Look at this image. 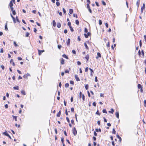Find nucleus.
<instances>
[{
	"instance_id": "1a4fd4ad",
	"label": "nucleus",
	"mask_w": 146,
	"mask_h": 146,
	"mask_svg": "<svg viewBox=\"0 0 146 146\" xmlns=\"http://www.w3.org/2000/svg\"><path fill=\"white\" fill-rule=\"evenodd\" d=\"M61 25L60 23L59 22L57 23V27L58 28H60L61 27Z\"/></svg>"
},
{
	"instance_id": "aec40b11",
	"label": "nucleus",
	"mask_w": 146,
	"mask_h": 146,
	"mask_svg": "<svg viewBox=\"0 0 146 146\" xmlns=\"http://www.w3.org/2000/svg\"><path fill=\"white\" fill-rule=\"evenodd\" d=\"M53 25L54 27H55L56 25V23L54 20L53 21Z\"/></svg>"
},
{
	"instance_id": "e2e57ef3",
	"label": "nucleus",
	"mask_w": 146,
	"mask_h": 146,
	"mask_svg": "<svg viewBox=\"0 0 146 146\" xmlns=\"http://www.w3.org/2000/svg\"><path fill=\"white\" fill-rule=\"evenodd\" d=\"M61 45H58V48L59 49H60L61 48Z\"/></svg>"
},
{
	"instance_id": "393cba45",
	"label": "nucleus",
	"mask_w": 146,
	"mask_h": 146,
	"mask_svg": "<svg viewBox=\"0 0 146 146\" xmlns=\"http://www.w3.org/2000/svg\"><path fill=\"white\" fill-rule=\"evenodd\" d=\"M73 12V10L72 9H70L69 10V13L70 14H72Z\"/></svg>"
},
{
	"instance_id": "5fc2aeb1",
	"label": "nucleus",
	"mask_w": 146,
	"mask_h": 146,
	"mask_svg": "<svg viewBox=\"0 0 146 146\" xmlns=\"http://www.w3.org/2000/svg\"><path fill=\"white\" fill-rule=\"evenodd\" d=\"M1 68L3 69V70H4V68H5V67L3 65H1Z\"/></svg>"
},
{
	"instance_id": "f8f14e48",
	"label": "nucleus",
	"mask_w": 146,
	"mask_h": 146,
	"mask_svg": "<svg viewBox=\"0 0 146 146\" xmlns=\"http://www.w3.org/2000/svg\"><path fill=\"white\" fill-rule=\"evenodd\" d=\"M64 60L63 58H61V63L62 64H64Z\"/></svg>"
},
{
	"instance_id": "69168bd1",
	"label": "nucleus",
	"mask_w": 146,
	"mask_h": 146,
	"mask_svg": "<svg viewBox=\"0 0 146 146\" xmlns=\"http://www.w3.org/2000/svg\"><path fill=\"white\" fill-rule=\"evenodd\" d=\"M77 64L78 65H81V63L80 62L78 61L77 62Z\"/></svg>"
},
{
	"instance_id": "4c0bfd02",
	"label": "nucleus",
	"mask_w": 146,
	"mask_h": 146,
	"mask_svg": "<svg viewBox=\"0 0 146 146\" xmlns=\"http://www.w3.org/2000/svg\"><path fill=\"white\" fill-rule=\"evenodd\" d=\"M96 114H97V115H100V113H99V111H98V110H97V111H96Z\"/></svg>"
},
{
	"instance_id": "6e6d98bb",
	"label": "nucleus",
	"mask_w": 146,
	"mask_h": 146,
	"mask_svg": "<svg viewBox=\"0 0 146 146\" xmlns=\"http://www.w3.org/2000/svg\"><path fill=\"white\" fill-rule=\"evenodd\" d=\"M17 58L18 60H22V58L21 57H18Z\"/></svg>"
},
{
	"instance_id": "49530a36",
	"label": "nucleus",
	"mask_w": 146,
	"mask_h": 146,
	"mask_svg": "<svg viewBox=\"0 0 146 146\" xmlns=\"http://www.w3.org/2000/svg\"><path fill=\"white\" fill-rule=\"evenodd\" d=\"M89 4H87V5H86V6H87V9H89V8H90V5H89Z\"/></svg>"
},
{
	"instance_id": "dca6fc26",
	"label": "nucleus",
	"mask_w": 146,
	"mask_h": 146,
	"mask_svg": "<svg viewBox=\"0 0 146 146\" xmlns=\"http://www.w3.org/2000/svg\"><path fill=\"white\" fill-rule=\"evenodd\" d=\"M115 115L118 118H119V112H116L115 113Z\"/></svg>"
},
{
	"instance_id": "f3484780",
	"label": "nucleus",
	"mask_w": 146,
	"mask_h": 146,
	"mask_svg": "<svg viewBox=\"0 0 146 146\" xmlns=\"http://www.w3.org/2000/svg\"><path fill=\"white\" fill-rule=\"evenodd\" d=\"M89 54H87L85 57V58L87 60H88L89 58Z\"/></svg>"
},
{
	"instance_id": "5701e85b",
	"label": "nucleus",
	"mask_w": 146,
	"mask_h": 146,
	"mask_svg": "<svg viewBox=\"0 0 146 146\" xmlns=\"http://www.w3.org/2000/svg\"><path fill=\"white\" fill-rule=\"evenodd\" d=\"M95 130H96V131L97 132H98V131H99L100 132H101V129L100 128H99V129H95Z\"/></svg>"
},
{
	"instance_id": "2eb2a0df",
	"label": "nucleus",
	"mask_w": 146,
	"mask_h": 146,
	"mask_svg": "<svg viewBox=\"0 0 146 146\" xmlns=\"http://www.w3.org/2000/svg\"><path fill=\"white\" fill-rule=\"evenodd\" d=\"M9 5L10 7H13V4L12 1H10L9 3Z\"/></svg>"
},
{
	"instance_id": "20e7f679",
	"label": "nucleus",
	"mask_w": 146,
	"mask_h": 146,
	"mask_svg": "<svg viewBox=\"0 0 146 146\" xmlns=\"http://www.w3.org/2000/svg\"><path fill=\"white\" fill-rule=\"evenodd\" d=\"M145 8V3H143V5L142 6L141 8V13H142L143 12V9H144Z\"/></svg>"
},
{
	"instance_id": "a18cd8bd",
	"label": "nucleus",
	"mask_w": 146,
	"mask_h": 146,
	"mask_svg": "<svg viewBox=\"0 0 146 146\" xmlns=\"http://www.w3.org/2000/svg\"><path fill=\"white\" fill-rule=\"evenodd\" d=\"M88 85L86 84V85H85V88L86 89V90H87L88 89Z\"/></svg>"
},
{
	"instance_id": "603ef678",
	"label": "nucleus",
	"mask_w": 146,
	"mask_h": 146,
	"mask_svg": "<svg viewBox=\"0 0 146 146\" xmlns=\"http://www.w3.org/2000/svg\"><path fill=\"white\" fill-rule=\"evenodd\" d=\"M16 20H17V21L19 23L20 22V21L19 20L18 17H16Z\"/></svg>"
},
{
	"instance_id": "c85d7f7f",
	"label": "nucleus",
	"mask_w": 146,
	"mask_h": 146,
	"mask_svg": "<svg viewBox=\"0 0 146 146\" xmlns=\"http://www.w3.org/2000/svg\"><path fill=\"white\" fill-rule=\"evenodd\" d=\"M69 86V84L68 83H66L65 84V87L66 88H68Z\"/></svg>"
},
{
	"instance_id": "0e129e2a",
	"label": "nucleus",
	"mask_w": 146,
	"mask_h": 146,
	"mask_svg": "<svg viewBox=\"0 0 146 146\" xmlns=\"http://www.w3.org/2000/svg\"><path fill=\"white\" fill-rule=\"evenodd\" d=\"M13 43H14V44L15 46H17V44L15 42V41Z\"/></svg>"
},
{
	"instance_id": "6ab92c4d",
	"label": "nucleus",
	"mask_w": 146,
	"mask_h": 146,
	"mask_svg": "<svg viewBox=\"0 0 146 146\" xmlns=\"http://www.w3.org/2000/svg\"><path fill=\"white\" fill-rule=\"evenodd\" d=\"M10 63H12V64L13 65V66H15V64L14 62H13V60L12 59H11L10 60Z\"/></svg>"
},
{
	"instance_id": "9d476101",
	"label": "nucleus",
	"mask_w": 146,
	"mask_h": 146,
	"mask_svg": "<svg viewBox=\"0 0 146 146\" xmlns=\"http://www.w3.org/2000/svg\"><path fill=\"white\" fill-rule=\"evenodd\" d=\"M97 55H98V56L96 57V58L97 59H98V57H101V54L99 52L97 53Z\"/></svg>"
},
{
	"instance_id": "f03ea898",
	"label": "nucleus",
	"mask_w": 146,
	"mask_h": 146,
	"mask_svg": "<svg viewBox=\"0 0 146 146\" xmlns=\"http://www.w3.org/2000/svg\"><path fill=\"white\" fill-rule=\"evenodd\" d=\"M90 32H88L87 34H84V35L86 38H87L88 37V36H89L90 35Z\"/></svg>"
},
{
	"instance_id": "052dcab7",
	"label": "nucleus",
	"mask_w": 146,
	"mask_h": 146,
	"mask_svg": "<svg viewBox=\"0 0 146 146\" xmlns=\"http://www.w3.org/2000/svg\"><path fill=\"white\" fill-rule=\"evenodd\" d=\"M63 11L64 13L65 14L66 13V11L65 10V9H64V8H63Z\"/></svg>"
},
{
	"instance_id": "ea45409f",
	"label": "nucleus",
	"mask_w": 146,
	"mask_h": 146,
	"mask_svg": "<svg viewBox=\"0 0 146 146\" xmlns=\"http://www.w3.org/2000/svg\"><path fill=\"white\" fill-rule=\"evenodd\" d=\"M66 119L67 121V122H68V123H69L70 122V120L68 118V117H66Z\"/></svg>"
},
{
	"instance_id": "b1692460",
	"label": "nucleus",
	"mask_w": 146,
	"mask_h": 146,
	"mask_svg": "<svg viewBox=\"0 0 146 146\" xmlns=\"http://www.w3.org/2000/svg\"><path fill=\"white\" fill-rule=\"evenodd\" d=\"M3 134L4 135L8 136V135H9L7 132L6 131L5 132H4L3 133Z\"/></svg>"
},
{
	"instance_id": "4be33fe9",
	"label": "nucleus",
	"mask_w": 146,
	"mask_h": 146,
	"mask_svg": "<svg viewBox=\"0 0 146 146\" xmlns=\"http://www.w3.org/2000/svg\"><path fill=\"white\" fill-rule=\"evenodd\" d=\"M137 87L139 89H141V88H142L141 85L139 84H138Z\"/></svg>"
},
{
	"instance_id": "2f4dec72",
	"label": "nucleus",
	"mask_w": 146,
	"mask_h": 146,
	"mask_svg": "<svg viewBox=\"0 0 146 146\" xmlns=\"http://www.w3.org/2000/svg\"><path fill=\"white\" fill-rule=\"evenodd\" d=\"M76 23L77 25H78L79 24V21L78 20H76Z\"/></svg>"
},
{
	"instance_id": "c03bdc74",
	"label": "nucleus",
	"mask_w": 146,
	"mask_h": 146,
	"mask_svg": "<svg viewBox=\"0 0 146 146\" xmlns=\"http://www.w3.org/2000/svg\"><path fill=\"white\" fill-rule=\"evenodd\" d=\"M102 21L101 20H99V24L100 25H101L102 24Z\"/></svg>"
},
{
	"instance_id": "338daca9",
	"label": "nucleus",
	"mask_w": 146,
	"mask_h": 146,
	"mask_svg": "<svg viewBox=\"0 0 146 146\" xmlns=\"http://www.w3.org/2000/svg\"><path fill=\"white\" fill-rule=\"evenodd\" d=\"M95 81L96 82H97L98 81L97 77V76H96L95 77Z\"/></svg>"
},
{
	"instance_id": "412c9836",
	"label": "nucleus",
	"mask_w": 146,
	"mask_h": 146,
	"mask_svg": "<svg viewBox=\"0 0 146 146\" xmlns=\"http://www.w3.org/2000/svg\"><path fill=\"white\" fill-rule=\"evenodd\" d=\"M117 137L119 139L120 141H121V137L118 135H117Z\"/></svg>"
},
{
	"instance_id": "58836bf2",
	"label": "nucleus",
	"mask_w": 146,
	"mask_h": 146,
	"mask_svg": "<svg viewBox=\"0 0 146 146\" xmlns=\"http://www.w3.org/2000/svg\"><path fill=\"white\" fill-rule=\"evenodd\" d=\"M144 106L145 107H146V100H144Z\"/></svg>"
},
{
	"instance_id": "79ce46f5",
	"label": "nucleus",
	"mask_w": 146,
	"mask_h": 146,
	"mask_svg": "<svg viewBox=\"0 0 146 146\" xmlns=\"http://www.w3.org/2000/svg\"><path fill=\"white\" fill-rule=\"evenodd\" d=\"M102 3L103 5H106V3L104 1H102Z\"/></svg>"
},
{
	"instance_id": "39448f33",
	"label": "nucleus",
	"mask_w": 146,
	"mask_h": 146,
	"mask_svg": "<svg viewBox=\"0 0 146 146\" xmlns=\"http://www.w3.org/2000/svg\"><path fill=\"white\" fill-rule=\"evenodd\" d=\"M70 38H68V40L66 42L67 45L68 46H69L70 44Z\"/></svg>"
},
{
	"instance_id": "a19ab883",
	"label": "nucleus",
	"mask_w": 146,
	"mask_h": 146,
	"mask_svg": "<svg viewBox=\"0 0 146 146\" xmlns=\"http://www.w3.org/2000/svg\"><path fill=\"white\" fill-rule=\"evenodd\" d=\"M70 84L74 85V83L73 81L71 80L70 82Z\"/></svg>"
},
{
	"instance_id": "473e14b6",
	"label": "nucleus",
	"mask_w": 146,
	"mask_h": 146,
	"mask_svg": "<svg viewBox=\"0 0 146 146\" xmlns=\"http://www.w3.org/2000/svg\"><path fill=\"white\" fill-rule=\"evenodd\" d=\"M56 4L57 6H59L60 5V3L59 2L57 1L56 2Z\"/></svg>"
},
{
	"instance_id": "e433bc0d",
	"label": "nucleus",
	"mask_w": 146,
	"mask_h": 146,
	"mask_svg": "<svg viewBox=\"0 0 146 146\" xmlns=\"http://www.w3.org/2000/svg\"><path fill=\"white\" fill-rule=\"evenodd\" d=\"M23 78H24L26 79H27V78H28L27 76L26 75V74H25L24 75Z\"/></svg>"
},
{
	"instance_id": "864d4df0",
	"label": "nucleus",
	"mask_w": 146,
	"mask_h": 146,
	"mask_svg": "<svg viewBox=\"0 0 146 146\" xmlns=\"http://www.w3.org/2000/svg\"><path fill=\"white\" fill-rule=\"evenodd\" d=\"M139 46L140 47H141L142 46L141 40L139 41Z\"/></svg>"
},
{
	"instance_id": "cd10ccee",
	"label": "nucleus",
	"mask_w": 146,
	"mask_h": 146,
	"mask_svg": "<svg viewBox=\"0 0 146 146\" xmlns=\"http://www.w3.org/2000/svg\"><path fill=\"white\" fill-rule=\"evenodd\" d=\"M19 87L18 86H16V87H13V89L14 90H19Z\"/></svg>"
},
{
	"instance_id": "7ed1b4c3",
	"label": "nucleus",
	"mask_w": 146,
	"mask_h": 146,
	"mask_svg": "<svg viewBox=\"0 0 146 146\" xmlns=\"http://www.w3.org/2000/svg\"><path fill=\"white\" fill-rule=\"evenodd\" d=\"M38 55H41L42 53L43 52H44V50H38Z\"/></svg>"
},
{
	"instance_id": "0eeeda50",
	"label": "nucleus",
	"mask_w": 146,
	"mask_h": 146,
	"mask_svg": "<svg viewBox=\"0 0 146 146\" xmlns=\"http://www.w3.org/2000/svg\"><path fill=\"white\" fill-rule=\"evenodd\" d=\"M75 77L76 80L77 81H79L80 80L79 78L78 77L77 75H75Z\"/></svg>"
},
{
	"instance_id": "f704fd0d",
	"label": "nucleus",
	"mask_w": 146,
	"mask_h": 146,
	"mask_svg": "<svg viewBox=\"0 0 146 146\" xmlns=\"http://www.w3.org/2000/svg\"><path fill=\"white\" fill-rule=\"evenodd\" d=\"M103 113H107V112L106 109H103Z\"/></svg>"
},
{
	"instance_id": "a878e982",
	"label": "nucleus",
	"mask_w": 146,
	"mask_h": 146,
	"mask_svg": "<svg viewBox=\"0 0 146 146\" xmlns=\"http://www.w3.org/2000/svg\"><path fill=\"white\" fill-rule=\"evenodd\" d=\"M84 44V46H85V47H86V48L87 49H88V46H87V44L85 42Z\"/></svg>"
},
{
	"instance_id": "6e6552de",
	"label": "nucleus",
	"mask_w": 146,
	"mask_h": 146,
	"mask_svg": "<svg viewBox=\"0 0 146 146\" xmlns=\"http://www.w3.org/2000/svg\"><path fill=\"white\" fill-rule=\"evenodd\" d=\"M89 70H90L91 71L90 76H93L92 73H94V70H93L91 68H89Z\"/></svg>"
},
{
	"instance_id": "7c9ffc66",
	"label": "nucleus",
	"mask_w": 146,
	"mask_h": 146,
	"mask_svg": "<svg viewBox=\"0 0 146 146\" xmlns=\"http://www.w3.org/2000/svg\"><path fill=\"white\" fill-rule=\"evenodd\" d=\"M115 133H116V131H115L114 129L113 128V131H112V133L113 134H115Z\"/></svg>"
},
{
	"instance_id": "37998d69",
	"label": "nucleus",
	"mask_w": 146,
	"mask_h": 146,
	"mask_svg": "<svg viewBox=\"0 0 146 146\" xmlns=\"http://www.w3.org/2000/svg\"><path fill=\"white\" fill-rule=\"evenodd\" d=\"M85 99V96L83 94H82V99L83 101H84Z\"/></svg>"
},
{
	"instance_id": "bf43d9fd",
	"label": "nucleus",
	"mask_w": 146,
	"mask_h": 146,
	"mask_svg": "<svg viewBox=\"0 0 146 146\" xmlns=\"http://www.w3.org/2000/svg\"><path fill=\"white\" fill-rule=\"evenodd\" d=\"M89 11V12L91 13H92V11L91 10V9H90V8H89V9H88Z\"/></svg>"
},
{
	"instance_id": "8fccbe9b",
	"label": "nucleus",
	"mask_w": 146,
	"mask_h": 146,
	"mask_svg": "<svg viewBox=\"0 0 146 146\" xmlns=\"http://www.w3.org/2000/svg\"><path fill=\"white\" fill-rule=\"evenodd\" d=\"M12 11V12L13 14L14 15H15V14H16V12H15V10L13 11Z\"/></svg>"
},
{
	"instance_id": "a211bd4d",
	"label": "nucleus",
	"mask_w": 146,
	"mask_h": 146,
	"mask_svg": "<svg viewBox=\"0 0 146 146\" xmlns=\"http://www.w3.org/2000/svg\"><path fill=\"white\" fill-rule=\"evenodd\" d=\"M21 93L23 95H25L26 94V93L25 91L23 90H22L21 91Z\"/></svg>"
},
{
	"instance_id": "13d9d810",
	"label": "nucleus",
	"mask_w": 146,
	"mask_h": 146,
	"mask_svg": "<svg viewBox=\"0 0 146 146\" xmlns=\"http://www.w3.org/2000/svg\"><path fill=\"white\" fill-rule=\"evenodd\" d=\"M84 32L85 33H87L88 32V30L86 28H85L84 29Z\"/></svg>"
},
{
	"instance_id": "423d86ee",
	"label": "nucleus",
	"mask_w": 146,
	"mask_h": 146,
	"mask_svg": "<svg viewBox=\"0 0 146 146\" xmlns=\"http://www.w3.org/2000/svg\"><path fill=\"white\" fill-rule=\"evenodd\" d=\"M7 22L5 24V30H6L7 31H8V29L7 28Z\"/></svg>"
},
{
	"instance_id": "3c124183",
	"label": "nucleus",
	"mask_w": 146,
	"mask_h": 146,
	"mask_svg": "<svg viewBox=\"0 0 146 146\" xmlns=\"http://www.w3.org/2000/svg\"><path fill=\"white\" fill-rule=\"evenodd\" d=\"M68 26H69V27L70 26H71V22H68Z\"/></svg>"
},
{
	"instance_id": "de8ad7c7",
	"label": "nucleus",
	"mask_w": 146,
	"mask_h": 146,
	"mask_svg": "<svg viewBox=\"0 0 146 146\" xmlns=\"http://www.w3.org/2000/svg\"><path fill=\"white\" fill-rule=\"evenodd\" d=\"M72 52L74 54H76V52L74 50H72Z\"/></svg>"
},
{
	"instance_id": "680f3d73",
	"label": "nucleus",
	"mask_w": 146,
	"mask_h": 146,
	"mask_svg": "<svg viewBox=\"0 0 146 146\" xmlns=\"http://www.w3.org/2000/svg\"><path fill=\"white\" fill-rule=\"evenodd\" d=\"M79 96L80 98H81L82 97V93L81 92H80L79 93Z\"/></svg>"
},
{
	"instance_id": "09e8293b",
	"label": "nucleus",
	"mask_w": 146,
	"mask_h": 146,
	"mask_svg": "<svg viewBox=\"0 0 146 146\" xmlns=\"http://www.w3.org/2000/svg\"><path fill=\"white\" fill-rule=\"evenodd\" d=\"M61 141L62 142V143H64V138L63 137H62L61 139Z\"/></svg>"
},
{
	"instance_id": "c9c22d12",
	"label": "nucleus",
	"mask_w": 146,
	"mask_h": 146,
	"mask_svg": "<svg viewBox=\"0 0 146 146\" xmlns=\"http://www.w3.org/2000/svg\"><path fill=\"white\" fill-rule=\"evenodd\" d=\"M13 118H14L15 119L16 121H17V116L13 115Z\"/></svg>"
},
{
	"instance_id": "4468645a",
	"label": "nucleus",
	"mask_w": 146,
	"mask_h": 146,
	"mask_svg": "<svg viewBox=\"0 0 146 146\" xmlns=\"http://www.w3.org/2000/svg\"><path fill=\"white\" fill-rule=\"evenodd\" d=\"M140 1L139 0H137L136 3V5L137 6V8H138L139 6Z\"/></svg>"
},
{
	"instance_id": "bb28decb",
	"label": "nucleus",
	"mask_w": 146,
	"mask_h": 146,
	"mask_svg": "<svg viewBox=\"0 0 146 146\" xmlns=\"http://www.w3.org/2000/svg\"><path fill=\"white\" fill-rule=\"evenodd\" d=\"M111 111H109V112L110 113H113V112H114V110L113 109H111Z\"/></svg>"
},
{
	"instance_id": "72a5a7b5",
	"label": "nucleus",
	"mask_w": 146,
	"mask_h": 146,
	"mask_svg": "<svg viewBox=\"0 0 146 146\" xmlns=\"http://www.w3.org/2000/svg\"><path fill=\"white\" fill-rule=\"evenodd\" d=\"M29 33L28 32H27L26 33L25 36L26 37H28L29 36Z\"/></svg>"
},
{
	"instance_id": "ddd939ff",
	"label": "nucleus",
	"mask_w": 146,
	"mask_h": 146,
	"mask_svg": "<svg viewBox=\"0 0 146 146\" xmlns=\"http://www.w3.org/2000/svg\"><path fill=\"white\" fill-rule=\"evenodd\" d=\"M62 57H63L64 58H65L66 59H68V57L65 54H63L62 56Z\"/></svg>"
},
{
	"instance_id": "c756f323",
	"label": "nucleus",
	"mask_w": 146,
	"mask_h": 146,
	"mask_svg": "<svg viewBox=\"0 0 146 146\" xmlns=\"http://www.w3.org/2000/svg\"><path fill=\"white\" fill-rule=\"evenodd\" d=\"M70 29L71 32H73L74 31V29H73L72 27V26H70L69 27Z\"/></svg>"
},
{
	"instance_id": "9b49d317",
	"label": "nucleus",
	"mask_w": 146,
	"mask_h": 146,
	"mask_svg": "<svg viewBox=\"0 0 146 146\" xmlns=\"http://www.w3.org/2000/svg\"><path fill=\"white\" fill-rule=\"evenodd\" d=\"M61 112V110H60L59 111L58 113L57 114V115H56L57 117H59L60 116Z\"/></svg>"
},
{
	"instance_id": "774afa93",
	"label": "nucleus",
	"mask_w": 146,
	"mask_h": 146,
	"mask_svg": "<svg viewBox=\"0 0 146 146\" xmlns=\"http://www.w3.org/2000/svg\"><path fill=\"white\" fill-rule=\"evenodd\" d=\"M71 122L72 124H74V121L73 119H72L71 120Z\"/></svg>"
},
{
	"instance_id": "f257e3e1",
	"label": "nucleus",
	"mask_w": 146,
	"mask_h": 146,
	"mask_svg": "<svg viewBox=\"0 0 146 146\" xmlns=\"http://www.w3.org/2000/svg\"><path fill=\"white\" fill-rule=\"evenodd\" d=\"M72 133L75 136L77 133V131L75 127H74L72 129Z\"/></svg>"
},
{
	"instance_id": "4d7b16f0",
	"label": "nucleus",
	"mask_w": 146,
	"mask_h": 146,
	"mask_svg": "<svg viewBox=\"0 0 146 146\" xmlns=\"http://www.w3.org/2000/svg\"><path fill=\"white\" fill-rule=\"evenodd\" d=\"M93 105L94 106H96V102H94L93 103Z\"/></svg>"
}]
</instances>
